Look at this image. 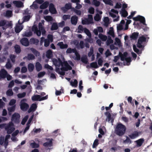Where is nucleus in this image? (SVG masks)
Wrapping results in <instances>:
<instances>
[{"mask_svg":"<svg viewBox=\"0 0 152 152\" xmlns=\"http://www.w3.org/2000/svg\"><path fill=\"white\" fill-rule=\"evenodd\" d=\"M53 62L56 66L59 67L61 65V66L60 69L59 68H56V72L61 75L64 76L65 75L64 71H67L72 69V67L66 61L64 62L63 63L60 58L58 59H53Z\"/></svg>","mask_w":152,"mask_h":152,"instance_id":"f257e3e1","label":"nucleus"},{"mask_svg":"<svg viewBox=\"0 0 152 152\" xmlns=\"http://www.w3.org/2000/svg\"><path fill=\"white\" fill-rule=\"evenodd\" d=\"M126 129V127L124 125L118 123L117 124L115 129V133L119 136H122L125 133Z\"/></svg>","mask_w":152,"mask_h":152,"instance_id":"f03ea898","label":"nucleus"},{"mask_svg":"<svg viewBox=\"0 0 152 152\" xmlns=\"http://www.w3.org/2000/svg\"><path fill=\"white\" fill-rule=\"evenodd\" d=\"M133 20L136 21H139V23L134 22L133 24L135 25L137 28L140 29L142 28L143 25H145V18L142 16L138 15L136 17L133 18Z\"/></svg>","mask_w":152,"mask_h":152,"instance_id":"7ed1b4c3","label":"nucleus"},{"mask_svg":"<svg viewBox=\"0 0 152 152\" xmlns=\"http://www.w3.org/2000/svg\"><path fill=\"white\" fill-rule=\"evenodd\" d=\"M147 38L143 36L140 37L138 40L137 44V47L139 48H142L143 50L144 49V46L142 45L143 42H145L146 41Z\"/></svg>","mask_w":152,"mask_h":152,"instance_id":"20e7f679","label":"nucleus"},{"mask_svg":"<svg viewBox=\"0 0 152 152\" xmlns=\"http://www.w3.org/2000/svg\"><path fill=\"white\" fill-rule=\"evenodd\" d=\"M5 129L7 131L8 134H11L15 130L13 123L12 122H10L8 124H6L5 126Z\"/></svg>","mask_w":152,"mask_h":152,"instance_id":"39448f33","label":"nucleus"},{"mask_svg":"<svg viewBox=\"0 0 152 152\" xmlns=\"http://www.w3.org/2000/svg\"><path fill=\"white\" fill-rule=\"evenodd\" d=\"M20 117V115L18 113H15L12 115V121L15 123H18L19 122Z\"/></svg>","mask_w":152,"mask_h":152,"instance_id":"423d86ee","label":"nucleus"},{"mask_svg":"<svg viewBox=\"0 0 152 152\" xmlns=\"http://www.w3.org/2000/svg\"><path fill=\"white\" fill-rule=\"evenodd\" d=\"M46 140L48 141L43 144V145L46 147H50L53 145V139L50 138H46Z\"/></svg>","mask_w":152,"mask_h":152,"instance_id":"0eeeda50","label":"nucleus"},{"mask_svg":"<svg viewBox=\"0 0 152 152\" xmlns=\"http://www.w3.org/2000/svg\"><path fill=\"white\" fill-rule=\"evenodd\" d=\"M20 42L22 45L25 46H28L29 43L28 39L26 37L22 38L20 40Z\"/></svg>","mask_w":152,"mask_h":152,"instance_id":"6e6552de","label":"nucleus"},{"mask_svg":"<svg viewBox=\"0 0 152 152\" xmlns=\"http://www.w3.org/2000/svg\"><path fill=\"white\" fill-rule=\"evenodd\" d=\"M20 106L21 109L24 111H26L29 107L28 104L26 102L20 103Z\"/></svg>","mask_w":152,"mask_h":152,"instance_id":"1a4fd4ad","label":"nucleus"},{"mask_svg":"<svg viewBox=\"0 0 152 152\" xmlns=\"http://www.w3.org/2000/svg\"><path fill=\"white\" fill-rule=\"evenodd\" d=\"M49 11L52 14H56L57 12L54 5L53 3H50L49 4Z\"/></svg>","mask_w":152,"mask_h":152,"instance_id":"9d476101","label":"nucleus"},{"mask_svg":"<svg viewBox=\"0 0 152 152\" xmlns=\"http://www.w3.org/2000/svg\"><path fill=\"white\" fill-rule=\"evenodd\" d=\"M7 75V72L4 69H2L0 72V76L1 79H4L6 77Z\"/></svg>","mask_w":152,"mask_h":152,"instance_id":"9b49d317","label":"nucleus"},{"mask_svg":"<svg viewBox=\"0 0 152 152\" xmlns=\"http://www.w3.org/2000/svg\"><path fill=\"white\" fill-rule=\"evenodd\" d=\"M37 107V105L35 103L32 104L31 105L30 108L28 110V113H30L31 112L35 111Z\"/></svg>","mask_w":152,"mask_h":152,"instance_id":"f8f14e48","label":"nucleus"},{"mask_svg":"<svg viewBox=\"0 0 152 152\" xmlns=\"http://www.w3.org/2000/svg\"><path fill=\"white\" fill-rule=\"evenodd\" d=\"M78 17L76 15L72 17L71 19L72 24L74 25H76L77 23Z\"/></svg>","mask_w":152,"mask_h":152,"instance_id":"ddd939ff","label":"nucleus"},{"mask_svg":"<svg viewBox=\"0 0 152 152\" xmlns=\"http://www.w3.org/2000/svg\"><path fill=\"white\" fill-rule=\"evenodd\" d=\"M61 49L67 48L68 47V45L67 44H64L62 42H59L57 44Z\"/></svg>","mask_w":152,"mask_h":152,"instance_id":"4468645a","label":"nucleus"},{"mask_svg":"<svg viewBox=\"0 0 152 152\" xmlns=\"http://www.w3.org/2000/svg\"><path fill=\"white\" fill-rule=\"evenodd\" d=\"M139 35V33L134 32L130 36V38L132 40H136L138 38Z\"/></svg>","mask_w":152,"mask_h":152,"instance_id":"2eb2a0df","label":"nucleus"},{"mask_svg":"<svg viewBox=\"0 0 152 152\" xmlns=\"http://www.w3.org/2000/svg\"><path fill=\"white\" fill-rule=\"evenodd\" d=\"M49 4V2L46 1L40 5V8L41 9H44L46 8L48 6Z\"/></svg>","mask_w":152,"mask_h":152,"instance_id":"dca6fc26","label":"nucleus"},{"mask_svg":"<svg viewBox=\"0 0 152 152\" xmlns=\"http://www.w3.org/2000/svg\"><path fill=\"white\" fill-rule=\"evenodd\" d=\"M138 133L137 131L134 132L133 133L129 135V137L131 139H134L138 137Z\"/></svg>","mask_w":152,"mask_h":152,"instance_id":"f3484780","label":"nucleus"},{"mask_svg":"<svg viewBox=\"0 0 152 152\" xmlns=\"http://www.w3.org/2000/svg\"><path fill=\"white\" fill-rule=\"evenodd\" d=\"M58 28L57 23H53L50 28L51 31H54L57 30Z\"/></svg>","mask_w":152,"mask_h":152,"instance_id":"a211bd4d","label":"nucleus"},{"mask_svg":"<svg viewBox=\"0 0 152 152\" xmlns=\"http://www.w3.org/2000/svg\"><path fill=\"white\" fill-rule=\"evenodd\" d=\"M144 141V139L143 138L140 139L136 141L137 146L138 147H140L143 143Z\"/></svg>","mask_w":152,"mask_h":152,"instance_id":"6ab92c4d","label":"nucleus"},{"mask_svg":"<svg viewBox=\"0 0 152 152\" xmlns=\"http://www.w3.org/2000/svg\"><path fill=\"white\" fill-rule=\"evenodd\" d=\"M41 98V97L39 95H36L33 96L31 98L32 100L33 101H40V99Z\"/></svg>","mask_w":152,"mask_h":152,"instance_id":"aec40b11","label":"nucleus"},{"mask_svg":"<svg viewBox=\"0 0 152 152\" xmlns=\"http://www.w3.org/2000/svg\"><path fill=\"white\" fill-rule=\"evenodd\" d=\"M35 67L36 70L38 72L41 70L42 69L41 64L38 62H37L36 63Z\"/></svg>","mask_w":152,"mask_h":152,"instance_id":"412c9836","label":"nucleus"},{"mask_svg":"<svg viewBox=\"0 0 152 152\" xmlns=\"http://www.w3.org/2000/svg\"><path fill=\"white\" fill-rule=\"evenodd\" d=\"M30 42L31 44H35L37 45L39 43V41L38 39L32 38L30 39Z\"/></svg>","mask_w":152,"mask_h":152,"instance_id":"4be33fe9","label":"nucleus"},{"mask_svg":"<svg viewBox=\"0 0 152 152\" xmlns=\"http://www.w3.org/2000/svg\"><path fill=\"white\" fill-rule=\"evenodd\" d=\"M14 48L15 49V51L16 53L18 54L20 53L21 50L20 47L19 45L16 44Z\"/></svg>","mask_w":152,"mask_h":152,"instance_id":"5701e85b","label":"nucleus"},{"mask_svg":"<svg viewBox=\"0 0 152 152\" xmlns=\"http://www.w3.org/2000/svg\"><path fill=\"white\" fill-rule=\"evenodd\" d=\"M16 105H14L8 108V113L9 115L11 114V113L14 112L15 110Z\"/></svg>","mask_w":152,"mask_h":152,"instance_id":"b1692460","label":"nucleus"},{"mask_svg":"<svg viewBox=\"0 0 152 152\" xmlns=\"http://www.w3.org/2000/svg\"><path fill=\"white\" fill-rule=\"evenodd\" d=\"M133 49L134 51L137 53L138 54H141L142 53V50H139L137 48L135 45H133Z\"/></svg>","mask_w":152,"mask_h":152,"instance_id":"393cba45","label":"nucleus"},{"mask_svg":"<svg viewBox=\"0 0 152 152\" xmlns=\"http://www.w3.org/2000/svg\"><path fill=\"white\" fill-rule=\"evenodd\" d=\"M52 51L50 50H48L46 53V56L48 58H50L52 57Z\"/></svg>","mask_w":152,"mask_h":152,"instance_id":"a878e982","label":"nucleus"},{"mask_svg":"<svg viewBox=\"0 0 152 152\" xmlns=\"http://www.w3.org/2000/svg\"><path fill=\"white\" fill-rule=\"evenodd\" d=\"M13 3L15 4L16 6L18 7H20L23 5V3L20 1H14Z\"/></svg>","mask_w":152,"mask_h":152,"instance_id":"bb28decb","label":"nucleus"},{"mask_svg":"<svg viewBox=\"0 0 152 152\" xmlns=\"http://www.w3.org/2000/svg\"><path fill=\"white\" fill-rule=\"evenodd\" d=\"M99 38L103 41H105L107 39V37L106 35H104L102 34H99Z\"/></svg>","mask_w":152,"mask_h":152,"instance_id":"cd10ccee","label":"nucleus"},{"mask_svg":"<svg viewBox=\"0 0 152 152\" xmlns=\"http://www.w3.org/2000/svg\"><path fill=\"white\" fill-rule=\"evenodd\" d=\"M25 58H27L28 60H33L35 58L34 56L32 54L30 53L28 54L27 56H25L24 58L23 59H24Z\"/></svg>","mask_w":152,"mask_h":152,"instance_id":"c85d7f7f","label":"nucleus"},{"mask_svg":"<svg viewBox=\"0 0 152 152\" xmlns=\"http://www.w3.org/2000/svg\"><path fill=\"white\" fill-rule=\"evenodd\" d=\"M76 52V50L75 48L72 49L70 48H67L66 52L67 53H75Z\"/></svg>","mask_w":152,"mask_h":152,"instance_id":"c756f323","label":"nucleus"},{"mask_svg":"<svg viewBox=\"0 0 152 152\" xmlns=\"http://www.w3.org/2000/svg\"><path fill=\"white\" fill-rule=\"evenodd\" d=\"M23 28L21 26H16L15 28V31L16 33H19Z\"/></svg>","mask_w":152,"mask_h":152,"instance_id":"7c9ffc66","label":"nucleus"},{"mask_svg":"<svg viewBox=\"0 0 152 152\" xmlns=\"http://www.w3.org/2000/svg\"><path fill=\"white\" fill-rule=\"evenodd\" d=\"M108 34L111 35L112 37H115V36L114 35V31L113 27L110 28V29L109 30V31L108 32Z\"/></svg>","mask_w":152,"mask_h":152,"instance_id":"2f4dec72","label":"nucleus"},{"mask_svg":"<svg viewBox=\"0 0 152 152\" xmlns=\"http://www.w3.org/2000/svg\"><path fill=\"white\" fill-rule=\"evenodd\" d=\"M5 67L7 69H10L12 67V64H11L10 60L9 59L7 60V61L5 65Z\"/></svg>","mask_w":152,"mask_h":152,"instance_id":"473e14b6","label":"nucleus"},{"mask_svg":"<svg viewBox=\"0 0 152 152\" xmlns=\"http://www.w3.org/2000/svg\"><path fill=\"white\" fill-rule=\"evenodd\" d=\"M32 33L31 31L25 32L23 34V37H29L32 36Z\"/></svg>","mask_w":152,"mask_h":152,"instance_id":"72a5a7b5","label":"nucleus"},{"mask_svg":"<svg viewBox=\"0 0 152 152\" xmlns=\"http://www.w3.org/2000/svg\"><path fill=\"white\" fill-rule=\"evenodd\" d=\"M82 24L83 25L89 24L92 23L90 22L87 18H86L82 21Z\"/></svg>","mask_w":152,"mask_h":152,"instance_id":"f704fd0d","label":"nucleus"},{"mask_svg":"<svg viewBox=\"0 0 152 152\" xmlns=\"http://www.w3.org/2000/svg\"><path fill=\"white\" fill-rule=\"evenodd\" d=\"M34 67V66L32 64L30 63L28 65V71L30 72H31L33 71Z\"/></svg>","mask_w":152,"mask_h":152,"instance_id":"c9c22d12","label":"nucleus"},{"mask_svg":"<svg viewBox=\"0 0 152 152\" xmlns=\"http://www.w3.org/2000/svg\"><path fill=\"white\" fill-rule=\"evenodd\" d=\"M31 50L36 56H39L40 55L39 53L35 49L31 48Z\"/></svg>","mask_w":152,"mask_h":152,"instance_id":"e433bc0d","label":"nucleus"},{"mask_svg":"<svg viewBox=\"0 0 152 152\" xmlns=\"http://www.w3.org/2000/svg\"><path fill=\"white\" fill-rule=\"evenodd\" d=\"M30 145L32 148H38L39 147V144L36 143L34 142H31L30 143Z\"/></svg>","mask_w":152,"mask_h":152,"instance_id":"4c0bfd02","label":"nucleus"},{"mask_svg":"<svg viewBox=\"0 0 152 152\" xmlns=\"http://www.w3.org/2000/svg\"><path fill=\"white\" fill-rule=\"evenodd\" d=\"M84 32L89 37H91V34L89 30L86 28H84Z\"/></svg>","mask_w":152,"mask_h":152,"instance_id":"58836bf2","label":"nucleus"},{"mask_svg":"<svg viewBox=\"0 0 152 152\" xmlns=\"http://www.w3.org/2000/svg\"><path fill=\"white\" fill-rule=\"evenodd\" d=\"M78 82L76 79H75L74 82L71 81L70 85L73 87H77V86Z\"/></svg>","mask_w":152,"mask_h":152,"instance_id":"ea45409f","label":"nucleus"},{"mask_svg":"<svg viewBox=\"0 0 152 152\" xmlns=\"http://www.w3.org/2000/svg\"><path fill=\"white\" fill-rule=\"evenodd\" d=\"M7 95L8 96H11L13 95V93L11 89H9L6 92Z\"/></svg>","mask_w":152,"mask_h":152,"instance_id":"a19ab883","label":"nucleus"},{"mask_svg":"<svg viewBox=\"0 0 152 152\" xmlns=\"http://www.w3.org/2000/svg\"><path fill=\"white\" fill-rule=\"evenodd\" d=\"M101 19V16L98 13L96 14L94 17V19L96 21H99Z\"/></svg>","mask_w":152,"mask_h":152,"instance_id":"79ce46f5","label":"nucleus"},{"mask_svg":"<svg viewBox=\"0 0 152 152\" xmlns=\"http://www.w3.org/2000/svg\"><path fill=\"white\" fill-rule=\"evenodd\" d=\"M26 93L23 92L21 93H19L17 94V96L19 98H21L25 97L26 95Z\"/></svg>","mask_w":152,"mask_h":152,"instance_id":"37998d69","label":"nucleus"},{"mask_svg":"<svg viewBox=\"0 0 152 152\" xmlns=\"http://www.w3.org/2000/svg\"><path fill=\"white\" fill-rule=\"evenodd\" d=\"M90 66L92 68H97L98 67L96 62H93L90 64Z\"/></svg>","mask_w":152,"mask_h":152,"instance_id":"c03bdc74","label":"nucleus"},{"mask_svg":"<svg viewBox=\"0 0 152 152\" xmlns=\"http://www.w3.org/2000/svg\"><path fill=\"white\" fill-rule=\"evenodd\" d=\"M113 42V40L112 39L111 37H108V39L106 42L107 45H108L112 43Z\"/></svg>","mask_w":152,"mask_h":152,"instance_id":"a18cd8bd","label":"nucleus"},{"mask_svg":"<svg viewBox=\"0 0 152 152\" xmlns=\"http://www.w3.org/2000/svg\"><path fill=\"white\" fill-rule=\"evenodd\" d=\"M103 1L106 4H107L112 6L113 5V1L111 0H103Z\"/></svg>","mask_w":152,"mask_h":152,"instance_id":"49530a36","label":"nucleus"},{"mask_svg":"<svg viewBox=\"0 0 152 152\" xmlns=\"http://www.w3.org/2000/svg\"><path fill=\"white\" fill-rule=\"evenodd\" d=\"M121 15L123 17H126L128 15V12L125 9H123L121 12Z\"/></svg>","mask_w":152,"mask_h":152,"instance_id":"de8ad7c7","label":"nucleus"},{"mask_svg":"<svg viewBox=\"0 0 152 152\" xmlns=\"http://www.w3.org/2000/svg\"><path fill=\"white\" fill-rule=\"evenodd\" d=\"M104 22L105 23V25L107 26L109 23V19L108 17H105L104 19Z\"/></svg>","mask_w":152,"mask_h":152,"instance_id":"09e8293b","label":"nucleus"},{"mask_svg":"<svg viewBox=\"0 0 152 152\" xmlns=\"http://www.w3.org/2000/svg\"><path fill=\"white\" fill-rule=\"evenodd\" d=\"M28 118V115H26L25 116L24 118L23 119L21 122V124L22 125H24L26 122L27 121Z\"/></svg>","mask_w":152,"mask_h":152,"instance_id":"8fccbe9b","label":"nucleus"},{"mask_svg":"<svg viewBox=\"0 0 152 152\" xmlns=\"http://www.w3.org/2000/svg\"><path fill=\"white\" fill-rule=\"evenodd\" d=\"M78 33H81L84 30V28L83 26L81 25H79L78 27Z\"/></svg>","mask_w":152,"mask_h":152,"instance_id":"3c124183","label":"nucleus"},{"mask_svg":"<svg viewBox=\"0 0 152 152\" xmlns=\"http://www.w3.org/2000/svg\"><path fill=\"white\" fill-rule=\"evenodd\" d=\"M99 140L98 139H96L93 144L92 147L93 148H95L99 144V142H98Z\"/></svg>","mask_w":152,"mask_h":152,"instance_id":"603ef678","label":"nucleus"},{"mask_svg":"<svg viewBox=\"0 0 152 152\" xmlns=\"http://www.w3.org/2000/svg\"><path fill=\"white\" fill-rule=\"evenodd\" d=\"M12 12L11 11L7 10L6 12V16L7 17H11L12 15Z\"/></svg>","mask_w":152,"mask_h":152,"instance_id":"864d4df0","label":"nucleus"},{"mask_svg":"<svg viewBox=\"0 0 152 152\" xmlns=\"http://www.w3.org/2000/svg\"><path fill=\"white\" fill-rule=\"evenodd\" d=\"M50 42L47 39H45L44 40V46L45 47H47L49 45Z\"/></svg>","mask_w":152,"mask_h":152,"instance_id":"5fc2aeb1","label":"nucleus"},{"mask_svg":"<svg viewBox=\"0 0 152 152\" xmlns=\"http://www.w3.org/2000/svg\"><path fill=\"white\" fill-rule=\"evenodd\" d=\"M94 9L92 7H90L88 9V12L91 14H93L94 13Z\"/></svg>","mask_w":152,"mask_h":152,"instance_id":"6e6d98bb","label":"nucleus"},{"mask_svg":"<svg viewBox=\"0 0 152 152\" xmlns=\"http://www.w3.org/2000/svg\"><path fill=\"white\" fill-rule=\"evenodd\" d=\"M45 19L47 21H51L53 20V18L50 16H47L45 18Z\"/></svg>","mask_w":152,"mask_h":152,"instance_id":"4d7b16f0","label":"nucleus"},{"mask_svg":"<svg viewBox=\"0 0 152 152\" xmlns=\"http://www.w3.org/2000/svg\"><path fill=\"white\" fill-rule=\"evenodd\" d=\"M30 18V17L29 15L25 16L23 18V21H28L29 20Z\"/></svg>","mask_w":152,"mask_h":152,"instance_id":"13d9d810","label":"nucleus"},{"mask_svg":"<svg viewBox=\"0 0 152 152\" xmlns=\"http://www.w3.org/2000/svg\"><path fill=\"white\" fill-rule=\"evenodd\" d=\"M93 4L96 7H98L100 4V2L99 1H97V0H94L93 1Z\"/></svg>","mask_w":152,"mask_h":152,"instance_id":"bf43d9fd","label":"nucleus"},{"mask_svg":"<svg viewBox=\"0 0 152 152\" xmlns=\"http://www.w3.org/2000/svg\"><path fill=\"white\" fill-rule=\"evenodd\" d=\"M70 18V15H64L63 16V19L64 20H66L67 19H69Z\"/></svg>","mask_w":152,"mask_h":152,"instance_id":"052dcab7","label":"nucleus"},{"mask_svg":"<svg viewBox=\"0 0 152 152\" xmlns=\"http://www.w3.org/2000/svg\"><path fill=\"white\" fill-rule=\"evenodd\" d=\"M82 61L86 64H87L88 63V60L87 58L86 57H83L81 58Z\"/></svg>","mask_w":152,"mask_h":152,"instance_id":"680f3d73","label":"nucleus"},{"mask_svg":"<svg viewBox=\"0 0 152 152\" xmlns=\"http://www.w3.org/2000/svg\"><path fill=\"white\" fill-rule=\"evenodd\" d=\"M16 102V100L14 99H12L11 100H10V102H9V105H10V106H12V105H14L15 104V103Z\"/></svg>","mask_w":152,"mask_h":152,"instance_id":"e2e57ef3","label":"nucleus"},{"mask_svg":"<svg viewBox=\"0 0 152 152\" xmlns=\"http://www.w3.org/2000/svg\"><path fill=\"white\" fill-rule=\"evenodd\" d=\"M47 37L48 39L50 41V42H52L53 40V35L51 34H48V35Z\"/></svg>","mask_w":152,"mask_h":152,"instance_id":"0e129e2a","label":"nucleus"},{"mask_svg":"<svg viewBox=\"0 0 152 152\" xmlns=\"http://www.w3.org/2000/svg\"><path fill=\"white\" fill-rule=\"evenodd\" d=\"M72 8V5L70 3L66 4L65 5L64 8H66L67 10H69Z\"/></svg>","mask_w":152,"mask_h":152,"instance_id":"69168bd1","label":"nucleus"},{"mask_svg":"<svg viewBox=\"0 0 152 152\" xmlns=\"http://www.w3.org/2000/svg\"><path fill=\"white\" fill-rule=\"evenodd\" d=\"M6 23V21L5 20H1L0 21V27L4 26Z\"/></svg>","mask_w":152,"mask_h":152,"instance_id":"338daca9","label":"nucleus"},{"mask_svg":"<svg viewBox=\"0 0 152 152\" xmlns=\"http://www.w3.org/2000/svg\"><path fill=\"white\" fill-rule=\"evenodd\" d=\"M45 72H40L38 74V77L40 78L43 77L45 75Z\"/></svg>","mask_w":152,"mask_h":152,"instance_id":"774afa93","label":"nucleus"}]
</instances>
